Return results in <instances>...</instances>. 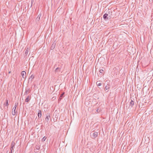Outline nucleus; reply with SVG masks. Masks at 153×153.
Wrapping results in <instances>:
<instances>
[{
    "mask_svg": "<svg viewBox=\"0 0 153 153\" xmlns=\"http://www.w3.org/2000/svg\"><path fill=\"white\" fill-rule=\"evenodd\" d=\"M34 78V76L33 75H31V76H30V77L29 78V79H31V80L33 79Z\"/></svg>",
    "mask_w": 153,
    "mask_h": 153,
    "instance_id": "obj_18",
    "label": "nucleus"
},
{
    "mask_svg": "<svg viewBox=\"0 0 153 153\" xmlns=\"http://www.w3.org/2000/svg\"><path fill=\"white\" fill-rule=\"evenodd\" d=\"M97 111L98 112V109H97Z\"/></svg>",
    "mask_w": 153,
    "mask_h": 153,
    "instance_id": "obj_24",
    "label": "nucleus"
},
{
    "mask_svg": "<svg viewBox=\"0 0 153 153\" xmlns=\"http://www.w3.org/2000/svg\"><path fill=\"white\" fill-rule=\"evenodd\" d=\"M97 85L98 86H100L101 85V83L100 82V81H97L96 82Z\"/></svg>",
    "mask_w": 153,
    "mask_h": 153,
    "instance_id": "obj_13",
    "label": "nucleus"
},
{
    "mask_svg": "<svg viewBox=\"0 0 153 153\" xmlns=\"http://www.w3.org/2000/svg\"><path fill=\"white\" fill-rule=\"evenodd\" d=\"M103 18L105 19H109V18L108 16V15L107 13H105L103 15Z\"/></svg>",
    "mask_w": 153,
    "mask_h": 153,
    "instance_id": "obj_9",
    "label": "nucleus"
},
{
    "mask_svg": "<svg viewBox=\"0 0 153 153\" xmlns=\"http://www.w3.org/2000/svg\"><path fill=\"white\" fill-rule=\"evenodd\" d=\"M29 97L28 96L25 100V101L27 102H28L30 100V98H29Z\"/></svg>",
    "mask_w": 153,
    "mask_h": 153,
    "instance_id": "obj_15",
    "label": "nucleus"
},
{
    "mask_svg": "<svg viewBox=\"0 0 153 153\" xmlns=\"http://www.w3.org/2000/svg\"><path fill=\"white\" fill-rule=\"evenodd\" d=\"M21 74L22 78L24 79H25L26 77V75H25L26 74V72L25 71H22V72Z\"/></svg>",
    "mask_w": 153,
    "mask_h": 153,
    "instance_id": "obj_5",
    "label": "nucleus"
},
{
    "mask_svg": "<svg viewBox=\"0 0 153 153\" xmlns=\"http://www.w3.org/2000/svg\"><path fill=\"white\" fill-rule=\"evenodd\" d=\"M29 91V90H26L25 92V94H26V95H27V92Z\"/></svg>",
    "mask_w": 153,
    "mask_h": 153,
    "instance_id": "obj_20",
    "label": "nucleus"
},
{
    "mask_svg": "<svg viewBox=\"0 0 153 153\" xmlns=\"http://www.w3.org/2000/svg\"><path fill=\"white\" fill-rule=\"evenodd\" d=\"M10 72H10V71H9V74H10Z\"/></svg>",
    "mask_w": 153,
    "mask_h": 153,
    "instance_id": "obj_23",
    "label": "nucleus"
},
{
    "mask_svg": "<svg viewBox=\"0 0 153 153\" xmlns=\"http://www.w3.org/2000/svg\"><path fill=\"white\" fill-rule=\"evenodd\" d=\"M46 138H45V137H44L43 138H42V141H44L45 140Z\"/></svg>",
    "mask_w": 153,
    "mask_h": 153,
    "instance_id": "obj_21",
    "label": "nucleus"
},
{
    "mask_svg": "<svg viewBox=\"0 0 153 153\" xmlns=\"http://www.w3.org/2000/svg\"><path fill=\"white\" fill-rule=\"evenodd\" d=\"M9 153H10V152Z\"/></svg>",
    "mask_w": 153,
    "mask_h": 153,
    "instance_id": "obj_25",
    "label": "nucleus"
},
{
    "mask_svg": "<svg viewBox=\"0 0 153 153\" xmlns=\"http://www.w3.org/2000/svg\"><path fill=\"white\" fill-rule=\"evenodd\" d=\"M61 71V68L59 67L57 68L55 70V72L56 73H59Z\"/></svg>",
    "mask_w": 153,
    "mask_h": 153,
    "instance_id": "obj_10",
    "label": "nucleus"
},
{
    "mask_svg": "<svg viewBox=\"0 0 153 153\" xmlns=\"http://www.w3.org/2000/svg\"><path fill=\"white\" fill-rule=\"evenodd\" d=\"M50 117V116L49 114H47V115H46V117L45 119V121L47 122H48V121L49 120V119Z\"/></svg>",
    "mask_w": 153,
    "mask_h": 153,
    "instance_id": "obj_7",
    "label": "nucleus"
},
{
    "mask_svg": "<svg viewBox=\"0 0 153 153\" xmlns=\"http://www.w3.org/2000/svg\"><path fill=\"white\" fill-rule=\"evenodd\" d=\"M14 144L15 143L13 141L12 142L11 144V148L10 149L11 150L10 153H12L13 150V148L14 147Z\"/></svg>",
    "mask_w": 153,
    "mask_h": 153,
    "instance_id": "obj_3",
    "label": "nucleus"
},
{
    "mask_svg": "<svg viewBox=\"0 0 153 153\" xmlns=\"http://www.w3.org/2000/svg\"><path fill=\"white\" fill-rule=\"evenodd\" d=\"M36 148L38 150L39 149V146H36Z\"/></svg>",
    "mask_w": 153,
    "mask_h": 153,
    "instance_id": "obj_22",
    "label": "nucleus"
},
{
    "mask_svg": "<svg viewBox=\"0 0 153 153\" xmlns=\"http://www.w3.org/2000/svg\"><path fill=\"white\" fill-rule=\"evenodd\" d=\"M41 16V15H39L38 17L36 18V20L37 21H39L40 19V18Z\"/></svg>",
    "mask_w": 153,
    "mask_h": 153,
    "instance_id": "obj_17",
    "label": "nucleus"
},
{
    "mask_svg": "<svg viewBox=\"0 0 153 153\" xmlns=\"http://www.w3.org/2000/svg\"><path fill=\"white\" fill-rule=\"evenodd\" d=\"M17 105H18V103H17V104L16 103L15 104V106L13 108V111H12V114L13 115H15L16 114V107Z\"/></svg>",
    "mask_w": 153,
    "mask_h": 153,
    "instance_id": "obj_2",
    "label": "nucleus"
},
{
    "mask_svg": "<svg viewBox=\"0 0 153 153\" xmlns=\"http://www.w3.org/2000/svg\"><path fill=\"white\" fill-rule=\"evenodd\" d=\"M29 49L28 48H27L25 53V55H27L28 54L29 51Z\"/></svg>",
    "mask_w": 153,
    "mask_h": 153,
    "instance_id": "obj_14",
    "label": "nucleus"
},
{
    "mask_svg": "<svg viewBox=\"0 0 153 153\" xmlns=\"http://www.w3.org/2000/svg\"><path fill=\"white\" fill-rule=\"evenodd\" d=\"M64 94V93H63L60 95L59 98V100L60 101L62 99Z\"/></svg>",
    "mask_w": 153,
    "mask_h": 153,
    "instance_id": "obj_11",
    "label": "nucleus"
},
{
    "mask_svg": "<svg viewBox=\"0 0 153 153\" xmlns=\"http://www.w3.org/2000/svg\"><path fill=\"white\" fill-rule=\"evenodd\" d=\"M134 101L133 100H131L130 102V104H129L130 106H131V107H132L134 105Z\"/></svg>",
    "mask_w": 153,
    "mask_h": 153,
    "instance_id": "obj_8",
    "label": "nucleus"
},
{
    "mask_svg": "<svg viewBox=\"0 0 153 153\" xmlns=\"http://www.w3.org/2000/svg\"><path fill=\"white\" fill-rule=\"evenodd\" d=\"M90 135L92 138H95L98 136V133L94 131H92L90 133Z\"/></svg>",
    "mask_w": 153,
    "mask_h": 153,
    "instance_id": "obj_1",
    "label": "nucleus"
},
{
    "mask_svg": "<svg viewBox=\"0 0 153 153\" xmlns=\"http://www.w3.org/2000/svg\"><path fill=\"white\" fill-rule=\"evenodd\" d=\"M104 71L102 69H100V72L101 73L103 74V73Z\"/></svg>",
    "mask_w": 153,
    "mask_h": 153,
    "instance_id": "obj_19",
    "label": "nucleus"
},
{
    "mask_svg": "<svg viewBox=\"0 0 153 153\" xmlns=\"http://www.w3.org/2000/svg\"><path fill=\"white\" fill-rule=\"evenodd\" d=\"M110 85L108 84H107V85L105 87V90H107L109 88H110Z\"/></svg>",
    "mask_w": 153,
    "mask_h": 153,
    "instance_id": "obj_12",
    "label": "nucleus"
},
{
    "mask_svg": "<svg viewBox=\"0 0 153 153\" xmlns=\"http://www.w3.org/2000/svg\"><path fill=\"white\" fill-rule=\"evenodd\" d=\"M42 116V113L41 110H38V118H40Z\"/></svg>",
    "mask_w": 153,
    "mask_h": 153,
    "instance_id": "obj_6",
    "label": "nucleus"
},
{
    "mask_svg": "<svg viewBox=\"0 0 153 153\" xmlns=\"http://www.w3.org/2000/svg\"><path fill=\"white\" fill-rule=\"evenodd\" d=\"M4 105L5 106H7L8 105V100L7 99L6 100V103L5 104H4Z\"/></svg>",
    "mask_w": 153,
    "mask_h": 153,
    "instance_id": "obj_16",
    "label": "nucleus"
},
{
    "mask_svg": "<svg viewBox=\"0 0 153 153\" xmlns=\"http://www.w3.org/2000/svg\"><path fill=\"white\" fill-rule=\"evenodd\" d=\"M56 43L55 41H54L52 45L51 46V50H53L55 47Z\"/></svg>",
    "mask_w": 153,
    "mask_h": 153,
    "instance_id": "obj_4",
    "label": "nucleus"
}]
</instances>
